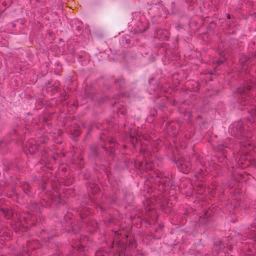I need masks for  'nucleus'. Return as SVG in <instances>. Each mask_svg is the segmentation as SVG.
Listing matches in <instances>:
<instances>
[{
	"label": "nucleus",
	"mask_w": 256,
	"mask_h": 256,
	"mask_svg": "<svg viewBox=\"0 0 256 256\" xmlns=\"http://www.w3.org/2000/svg\"><path fill=\"white\" fill-rule=\"evenodd\" d=\"M13 211L7 203H5L4 199H0V216L4 217L8 220L13 215Z\"/></svg>",
	"instance_id": "6e6552de"
},
{
	"label": "nucleus",
	"mask_w": 256,
	"mask_h": 256,
	"mask_svg": "<svg viewBox=\"0 0 256 256\" xmlns=\"http://www.w3.org/2000/svg\"><path fill=\"white\" fill-rule=\"evenodd\" d=\"M100 142L98 144L90 146V156L99 160H106L108 156H114L117 142L112 138L102 133L99 138Z\"/></svg>",
	"instance_id": "f257e3e1"
},
{
	"label": "nucleus",
	"mask_w": 256,
	"mask_h": 256,
	"mask_svg": "<svg viewBox=\"0 0 256 256\" xmlns=\"http://www.w3.org/2000/svg\"><path fill=\"white\" fill-rule=\"evenodd\" d=\"M128 242V246L130 248H136L137 247V243L134 237L133 236L128 237L127 234H125L122 240H116V252L114 254V256H131L126 252Z\"/></svg>",
	"instance_id": "f03ea898"
},
{
	"label": "nucleus",
	"mask_w": 256,
	"mask_h": 256,
	"mask_svg": "<svg viewBox=\"0 0 256 256\" xmlns=\"http://www.w3.org/2000/svg\"><path fill=\"white\" fill-rule=\"evenodd\" d=\"M84 178L88 180L90 177V174L89 172H86L84 174Z\"/></svg>",
	"instance_id": "c756f323"
},
{
	"label": "nucleus",
	"mask_w": 256,
	"mask_h": 256,
	"mask_svg": "<svg viewBox=\"0 0 256 256\" xmlns=\"http://www.w3.org/2000/svg\"><path fill=\"white\" fill-rule=\"evenodd\" d=\"M130 141L133 146H134L138 142V138L135 136L130 134L129 136Z\"/></svg>",
	"instance_id": "a878e982"
},
{
	"label": "nucleus",
	"mask_w": 256,
	"mask_h": 256,
	"mask_svg": "<svg viewBox=\"0 0 256 256\" xmlns=\"http://www.w3.org/2000/svg\"><path fill=\"white\" fill-rule=\"evenodd\" d=\"M26 146L30 154H33L39 149V146L37 144V142L34 140L28 142Z\"/></svg>",
	"instance_id": "f8f14e48"
},
{
	"label": "nucleus",
	"mask_w": 256,
	"mask_h": 256,
	"mask_svg": "<svg viewBox=\"0 0 256 256\" xmlns=\"http://www.w3.org/2000/svg\"><path fill=\"white\" fill-rule=\"evenodd\" d=\"M129 36L128 35H126L124 36L122 38V42H125L126 44H130L131 43V40L128 38Z\"/></svg>",
	"instance_id": "bb28decb"
},
{
	"label": "nucleus",
	"mask_w": 256,
	"mask_h": 256,
	"mask_svg": "<svg viewBox=\"0 0 256 256\" xmlns=\"http://www.w3.org/2000/svg\"><path fill=\"white\" fill-rule=\"evenodd\" d=\"M115 233L118 235L119 236L120 234H121L120 233V231L116 232Z\"/></svg>",
	"instance_id": "79ce46f5"
},
{
	"label": "nucleus",
	"mask_w": 256,
	"mask_h": 256,
	"mask_svg": "<svg viewBox=\"0 0 256 256\" xmlns=\"http://www.w3.org/2000/svg\"><path fill=\"white\" fill-rule=\"evenodd\" d=\"M112 79H114L113 84L115 87L120 90H124L127 86V83L126 79L123 76L115 78L112 76Z\"/></svg>",
	"instance_id": "9b49d317"
},
{
	"label": "nucleus",
	"mask_w": 256,
	"mask_h": 256,
	"mask_svg": "<svg viewBox=\"0 0 256 256\" xmlns=\"http://www.w3.org/2000/svg\"><path fill=\"white\" fill-rule=\"evenodd\" d=\"M30 207L36 213H40L43 209V206L39 202H32L30 204Z\"/></svg>",
	"instance_id": "4468645a"
},
{
	"label": "nucleus",
	"mask_w": 256,
	"mask_h": 256,
	"mask_svg": "<svg viewBox=\"0 0 256 256\" xmlns=\"http://www.w3.org/2000/svg\"><path fill=\"white\" fill-rule=\"evenodd\" d=\"M48 141V138L46 136H40L38 140V142L39 143L42 144H46Z\"/></svg>",
	"instance_id": "393cba45"
},
{
	"label": "nucleus",
	"mask_w": 256,
	"mask_h": 256,
	"mask_svg": "<svg viewBox=\"0 0 256 256\" xmlns=\"http://www.w3.org/2000/svg\"><path fill=\"white\" fill-rule=\"evenodd\" d=\"M193 211V210L190 207H187L184 210V212H182V214L184 216V218L182 220V222L184 223V221L186 220V217L188 216L190 214H191Z\"/></svg>",
	"instance_id": "412c9836"
},
{
	"label": "nucleus",
	"mask_w": 256,
	"mask_h": 256,
	"mask_svg": "<svg viewBox=\"0 0 256 256\" xmlns=\"http://www.w3.org/2000/svg\"><path fill=\"white\" fill-rule=\"evenodd\" d=\"M56 236V235L52 234L51 235H48V236H46V238L48 239V240H49L52 239L54 236Z\"/></svg>",
	"instance_id": "f704fd0d"
},
{
	"label": "nucleus",
	"mask_w": 256,
	"mask_h": 256,
	"mask_svg": "<svg viewBox=\"0 0 256 256\" xmlns=\"http://www.w3.org/2000/svg\"><path fill=\"white\" fill-rule=\"evenodd\" d=\"M211 216V213L206 211L202 214V216H200V222L202 224H206L208 222L209 218H210Z\"/></svg>",
	"instance_id": "2eb2a0df"
},
{
	"label": "nucleus",
	"mask_w": 256,
	"mask_h": 256,
	"mask_svg": "<svg viewBox=\"0 0 256 256\" xmlns=\"http://www.w3.org/2000/svg\"><path fill=\"white\" fill-rule=\"evenodd\" d=\"M82 22H78L72 24V28L73 31L76 30L80 32L82 30Z\"/></svg>",
	"instance_id": "5701e85b"
},
{
	"label": "nucleus",
	"mask_w": 256,
	"mask_h": 256,
	"mask_svg": "<svg viewBox=\"0 0 256 256\" xmlns=\"http://www.w3.org/2000/svg\"><path fill=\"white\" fill-rule=\"evenodd\" d=\"M72 214L70 213L66 214L62 222V229L66 232L77 233L79 230V227L74 226L71 221Z\"/></svg>",
	"instance_id": "39448f33"
},
{
	"label": "nucleus",
	"mask_w": 256,
	"mask_h": 256,
	"mask_svg": "<svg viewBox=\"0 0 256 256\" xmlns=\"http://www.w3.org/2000/svg\"><path fill=\"white\" fill-rule=\"evenodd\" d=\"M85 95L92 100H94V90L91 87H87L84 91Z\"/></svg>",
	"instance_id": "f3484780"
},
{
	"label": "nucleus",
	"mask_w": 256,
	"mask_h": 256,
	"mask_svg": "<svg viewBox=\"0 0 256 256\" xmlns=\"http://www.w3.org/2000/svg\"><path fill=\"white\" fill-rule=\"evenodd\" d=\"M146 30H147V29H144V30H142L140 29L138 30H136L134 32H144Z\"/></svg>",
	"instance_id": "4c0bfd02"
},
{
	"label": "nucleus",
	"mask_w": 256,
	"mask_h": 256,
	"mask_svg": "<svg viewBox=\"0 0 256 256\" xmlns=\"http://www.w3.org/2000/svg\"><path fill=\"white\" fill-rule=\"evenodd\" d=\"M12 2L11 0H8V2L4 1L2 2V4L4 6H9L12 4Z\"/></svg>",
	"instance_id": "c85d7f7f"
},
{
	"label": "nucleus",
	"mask_w": 256,
	"mask_h": 256,
	"mask_svg": "<svg viewBox=\"0 0 256 256\" xmlns=\"http://www.w3.org/2000/svg\"><path fill=\"white\" fill-rule=\"evenodd\" d=\"M72 214L70 213L66 214L62 222V229L66 232L77 233L79 230V227L74 226L71 221Z\"/></svg>",
	"instance_id": "423d86ee"
},
{
	"label": "nucleus",
	"mask_w": 256,
	"mask_h": 256,
	"mask_svg": "<svg viewBox=\"0 0 256 256\" xmlns=\"http://www.w3.org/2000/svg\"><path fill=\"white\" fill-rule=\"evenodd\" d=\"M150 168H151V164H148V163H146V170H148V169L150 170Z\"/></svg>",
	"instance_id": "72a5a7b5"
},
{
	"label": "nucleus",
	"mask_w": 256,
	"mask_h": 256,
	"mask_svg": "<svg viewBox=\"0 0 256 256\" xmlns=\"http://www.w3.org/2000/svg\"><path fill=\"white\" fill-rule=\"evenodd\" d=\"M169 38L168 36L167 35H164L163 36H162L161 38H159L160 39L162 40H168Z\"/></svg>",
	"instance_id": "473e14b6"
},
{
	"label": "nucleus",
	"mask_w": 256,
	"mask_h": 256,
	"mask_svg": "<svg viewBox=\"0 0 256 256\" xmlns=\"http://www.w3.org/2000/svg\"><path fill=\"white\" fill-rule=\"evenodd\" d=\"M86 249L84 246H80L77 248L76 256H88Z\"/></svg>",
	"instance_id": "4be33fe9"
},
{
	"label": "nucleus",
	"mask_w": 256,
	"mask_h": 256,
	"mask_svg": "<svg viewBox=\"0 0 256 256\" xmlns=\"http://www.w3.org/2000/svg\"><path fill=\"white\" fill-rule=\"evenodd\" d=\"M97 208H100V210L102 212L104 210V208L102 206H100V205L98 206Z\"/></svg>",
	"instance_id": "e433bc0d"
},
{
	"label": "nucleus",
	"mask_w": 256,
	"mask_h": 256,
	"mask_svg": "<svg viewBox=\"0 0 256 256\" xmlns=\"http://www.w3.org/2000/svg\"><path fill=\"white\" fill-rule=\"evenodd\" d=\"M41 120L43 122L44 124L47 125L48 127H52V124L49 122L52 120L51 116H44L41 118Z\"/></svg>",
	"instance_id": "a211bd4d"
},
{
	"label": "nucleus",
	"mask_w": 256,
	"mask_h": 256,
	"mask_svg": "<svg viewBox=\"0 0 256 256\" xmlns=\"http://www.w3.org/2000/svg\"><path fill=\"white\" fill-rule=\"evenodd\" d=\"M254 88L252 82H247L243 86L238 88L235 91L236 94H240L237 98L238 103L240 106H245L250 104V100L252 98L250 93Z\"/></svg>",
	"instance_id": "7ed1b4c3"
},
{
	"label": "nucleus",
	"mask_w": 256,
	"mask_h": 256,
	"mask_svg": "<svg viewBox=\"0 0 256 256\" xmlns=\"http://www.w3.org/2000/svg\"><path fill=\"white\" fill-rule=\"evenodd\" d=\"M94 256H110V254L108 252L100 248L96 252Z\"/></svg>",
	"instance_id": "b1692460"
},
{
	"label": "nucleus",
	"mask_w": 256,
	"mask_h": 256,
	"mask_svg": "<svg viewBox=\"0 0 256 256\" xmlns=\"http://www.w3.org/2000/svg\"><path fill=\"white\" fill-rule=\"evenodd\" d=\"M23 192L26 194L28 196H31L32 194V192L31 191V186L28 183H26L22 186Z\"/></svg>",
	"instance_id": "6ab92c4d"
},
{
	"label": "nucleus",
	"mask_w": 256,
	"mask_h": 256,
	"mask_svg": "<svg viewBox=\"0 0 256 256\" xmlns=\"http://www.w3.org/2000/svg\"><path fill=\"white\" fill-rule=\"evenodd\" d=\"M228 147V144L226 142L218 145V152L216 156L218 162L221 164L222 166H227L226 164L228 160L226 154L227 150L224 148H227Z\"/></svg>",
	"instance_id": "0eeeda50"
},
{
	"label": "nucleus",
	"mask_w": 256,
	"mask_h": 256,
	"mask_svg": "<svg viewBox=\"0 0 256 256\" xmlns=\"http://www.w3.org/2000/svg\"><path fill=\"white\" fill-rule=\"evenodd\" d=\"M180 171L184 174H188L192 169L190 162L182 158H178V160H174Z\"/></svg>",
	"instance_id": "1a4fd4ad"
},
{
	"label": "nucleus",
	"mask_w": 256,
	"mask_h": 256,
	"mask_svg": "<svg viewBox=\"0 0 256 256\" xmlns=\"http://www.w3.org/2000/svg\"><path fill=\"white\" fill-rule=\"evenodd\" d=\"M80 134V131L78 128H74L72 130V138L74 140L76 141L78 139V136Z\"/></svg>",
	"instance_id": "aec40b11"
},
{
	"label": "nucleus",
	"mask_w": 256,
	"mask_h": 256,
	"mask_svg": "<svg viewBox=\"0 0 256 256\" xmlns=\"http://www.w3.org/2000/svg\"><path fill=\"white\" fill-rule=\"evenodd\" d=\"M114 240H113L112 241V246H111V248H113L114 247Z\"/></svg>",
	"instance_id": "37998d69"
},
{
	"label": "nucleus",
	"mask_w": 256,
	"mask_h": 256,
	"mask_svg": "<svg viewBox=\"0 0 256 256\" xmlns=\"http://www.w3.org/2000/svg\"><path fill=\"white\" fill-rule=\"evenodd\" d=\"M173 26H174L176 28V30L178 31H182V30H184L183 28V26L179 24H174Z\"/></svg>",
	"instance_id": "cd10ccee"
},
{
	"label": "nucleus",
	"mask_w": 256,
	"mask_h": 256,
	"mask_svg": "<svg viewBox=\"0 0 256 256\" xmlns=\"http://www.w3.org/2000/svg\"><path fill=\"white\" fill-rule=\"evenodd\" d=\"M154 80V78H150L149 80V84H152V82Z\"/></svg>",
	"instance_id": "58836bf2"
},
{
	"label": "nucleus",
	"mask_w": 256,
	"mask_h": 256,
	"mask_svg": "<svg viewBox=\"0 0 256 256\" xmlns=\"http://www.w3.org/2000/svg\"><path fill=\"white\" fill-rule=\"evenodd\" d=\"M218 52L219 56H220V58L218 59L216 62V64H218V65H220L221 64H222L224 62H225L226 58H225L224 55V50H222L220 49V46L218 45Z\"/></svg>",
	"instance_id": "dca6fc26"
},
{
	"label": "nucleus",
	"mask_w": 256,
	"mask_h": 256,
	"mask_svg": "<svg viewBox=\"0 0 256 256\" xmlns=\"http://www.w3.org/2000/svg\"><path fill=\"white\" fill-rule=\"evenodd\" d=\"M226 18L228 20H230L232 18H234V17H232L231 16L230 14H226Z\"/></svg>",
	"instance_id": "c9c22d12"
},
{
	"label": "nucleus",
	"mask_w": 256,
	"mask_h": 256,
	"mask_svg": "<svg viewBox=\"0 0 256 256\" xmlns=\"http://www.w3.org/2000/svg\"><path fill=\"white\" fill-rule=\"evenodd\" d=\"M80 220L82 222H84L86 221L85 218L83 216L82 214H80Z\"/></svg>",
	"instance_id": "2f4dec72"
},
{
	"label": "nucleus",
	"mask_w": 256,
	"mask_h": 256,
	"mask_svg": "<svg viewBox=\"0 0 256 256\" xmlns=\"http://www.w3.org/2000/svg\"><path fill=\"white\" fill-rule=\"evenodd\" d=\"M156 8L158 9L160 16V17L166 18L167 15L170 14L166 8L162 4H159L158 5L156 4Z\"/></svg>",
	"instance_id": "ddd939ff"
},
{
	"label": "nucleus",
	"mask_w": 256,
	"mask_h": 256,
	"mask_svg": "<svg viewBox=\"0 0 256 256\" xmlns=\"http://www.w3.org/2000/svg\"><path fill=\"white\" fill-rule=\"evenodd\" d=\"M160 34H161V33H160ZM156 34H156V36H154V37H156V38H159L158 37V35L159 33H156Z\"/></svg>",
	"instance_id": "a18cd8bd"
},
{
	"label": "nucleus",
	"mask_w": 256,
	"mask_h": 256,
	"mask_svg": "<svg viewBox=\"0 0 256 256\" xmlns=\"http://www.w3.org/2000/svg\"><path fill=\"white\" fill-rule=\"evenodd\" d=\"M240 164H242L243 163L242 162H240Z\"/></svg>",
	"instance_id": "49530a36"
},
{
	"label": "nucleus",
	"mask_w": 256,
	"mask_h": 256,
	"mask_svg": "<svg viewBox=\"0 0 256 256\" xmlns=\"http://www.w3.org/2000/svg\"><path fill=\"white\" fill-rule=\"evenodd\" d=\"M256 58V52L254 54H252L248 56L244 55L240 58V60L242 64V70H246L249 66L253 64L252 61Z\"/></svg>",
	"instance_id": "9d476101"
},
{
	"label": "nucleus",
	"mask_w": 256,
	"mask_h": 256,
	"mask_svg": "<svg viewBox=\"0 0 256 256\" xmlns=\"http://www.w3.org/2000/svg\"><path fill=\"white\" fill-rule=\"evenodd\" d=\"M5 144L4 142L2 140H0V146Z\"/></svg>",
	"instance_id": "ea45409f"
},
{
	"label": "nucleus",
	"mask_w": 256,
	"mask_h": 256,
	"mask_svg": "<svg viewBox=\"0 0 256 256\" xmlns=\"http://www.w3.org/2000/svg\"><path fill=\"white\" fill-rule=\"evenodd\" d=\"M156 177V182L158 183V190L160 191L168 190L174 185V181L170 178L163 176L160 172H156L152 177Z\"/></svg>",
	"instance_id": "20e7f679"
},
{
	"label": "nucleus",
	"mask_w": 256,
	"mask_h": 256,
	"mask_svg": "<svg viewBox=\"0 0 256 256\" xmlns=\"http://www.w3.org/2000/svg\"><path fill=\"white\" fill-rule=\"evenodd\" d=\"M200 174H196V177H198V178H199V176H200Z\"/></svg>",
	"instance_id": "c03bdc74"
},
{
	"label": "nucleus",
	"mask_w": 256,
	"mask_h": 256,
	"mask_svg": "<svg viewBox=\"0 0 256 256\" xmlns=\"http://www.w3.org/2000/svg\"><path fill=\"white\" fill-rule=\"evenodd\" d=\"M198 190L200 191L202 190L204 188V185L202 182H200L197 185Z\"/></svg>",
	"instance_id": "7c9ffc66"
},
{
	"label": "nucleus",
	"mask_w": 256,
	"mask_h": 256,
	"mask_svg": "<svg viewBox=\"0 0 256 256\" xmlns=\"http://www.w3.org/2000/svg\"><path fill=\"white\" fill-rule=\"evenodd\" d=\"M252 16H254L255 18H256V12H254L252 14Z\"/></svg>",
	"instance_id": "a19ab883"
}]
</instances>
